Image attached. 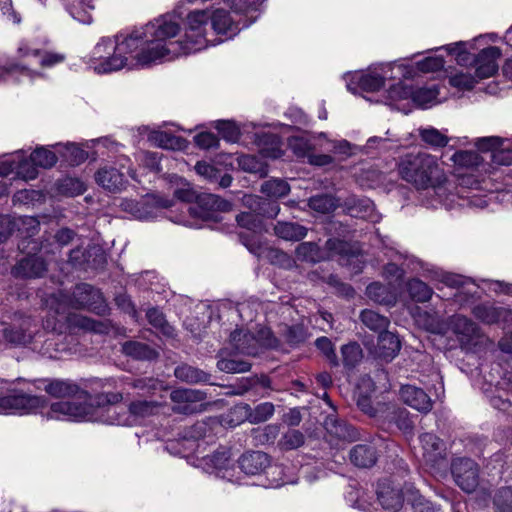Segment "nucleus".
Wrapping results in <instances>:
<instances>
[{
    "label": "nucleus",
    "mask_w": 512,
    "mask_h": 512,
    "mask_svg": "<svg viewBox=\"0 0 512 512\" xmlns=\"http://www.w3.org/2000/svg\"><path fill=\"white\" fill-rule=\"evenodd\" d=\"M158 27L160 30L146 25L127 36L101 38L91 51L87 64L97 74H106L124 68L144 67L161 60L167 50L154 46L150 36L162 31V26Z\"/></svg>",
    "instance_id": "nucleus-1"
},
{
    "label": "nucleus",
    "mask_w": 512,
    "mask_h": 512,
    "mask_svg": "<svg viewBox=\"0 0 512 512\" xmlns=\"http://www.w3.org/2000/svg\"><path fill=\"white\" fill-rule=\"evenodd\" d=\"M123 396L119 392L100 393L96 395L95 402L97 407L88 403H77L71 401H61L53 403L50 406L49 417L58 420L67 421H98L102 420L99 413L105 409L106 412L113 413L106 421L114 425H133L136 421L144 419L156 413L160 405L155 401L137 400L129 405V416L123 417L117 413L114 404L121 402Z\"/></svg>",
    "instance_id": "nucleus-2"
},
{
    "label": "nucleus",
    "mask_w": 512,
    "mask_h": 512,
    "mask_svg": "<svg viewBox=\"0 0 512 512\" xmlns=\"http://www.w3.org/2000/svg\"><path fill=\"white\" fill-rule=\"evenodd\" d=\"M210 14L205 10H196L188 14L186 19V28L184 39L181 41L170 40L179 32V25L170 18L161 17L147 24L160 30L157 35H150L154 46L164 48L168 51L161 56V60H172L182 55L200 51L207 47L206 38L207 28L209 26Z\"/></svg>",
    "instance_id": "nucleus-3"
},
{
    "label": "nucleus",
    "mask_w": 512,
    "mask_h": 512,
    "mask_svg": "<svg viewBox=\"0 0 512 512\" xmlns=\"http://www.w3.org/2000/svg\"><path fill=\"white\" fill-rule=\"evenodd\" d=\"M397 168L401 179L417 190L431 189L440 203L448 204L449 195L454 197L453 184L436 156L426 152L407 153L400 157Z\"/></svg>",
    "instance_id": "nucleus-4"
},
{
    "label": "nucleus",
    "mask_w": 512,
    "mask_h": 512,
    "mask_svg": "<svg viewBox=\"0 0 512 512\" xmlns=\"http://www.w3.org/2000/svg\"><path fill=\"white\" fill-rule=\"evenodd\" d=\"M34 385L38 390H44L50 396L55 398L76 397L85 401L91 400V393H98L107 385H111L108 379H89L82 382L81 385L71 380L65 379H38L34 381Z\"/></svg>",
    "instance_id": "nucleus-5"
},
{
    "label": "nucleus",
    "mask_w": 512,
    "mask_h": 512,
    "mask_svg": "<svg viewBox=\"0 0 512 512\" xmlns=\"http://www.w3.org/2000/svg\"><path fill=\"white\" fill-rule=\"evenodd\" d=\"M67 309L63 313L62 307L54 305V308L48 307V315L44 321L45 329L62 333L63 325L66 324L70 331L84 330L103 333L106 330V325L102 322L94 321L78 313H72Z\"/></svg>",
    "instance_id": "nucleus-6"
},
{
    "label": "nucleus",
    "mask_w": 512,
    "mask_h": 512,
    "mask_svg": "<svg viewBox=\"0 0 512 512\" xmlns=\"http://www.w3.org/2000/svg\"><path fill=\"white\" fill-rule=\"evenodd\" d=\"M100 299L101 294L98 290L89 284L82 283L74 288L71 296L62 292L52 294L46 300V306L53 309L54 305H58L65 313L67 309L91 308Z\"/></svg>",
    "instance_id": "nucleus-7"
},
{
    "label": "nucleus",
    "mask_w": 512,
    "mask_h": 512,
    "mask_svg": "<svg viewBox=\"0 0 512 512\" xmlns=\"http://www.w3.org/2000/svg\"><path fill=\"white\" fill-rule=\"evenodd\" d=\"M46 403L42 396L31 395L19 389H9L5 395H0V414L36 413L45 407Z\"/></svg>",
    "instance_id": "nucleus-8"
},
{
    "label": "nucleus",
    "mask_w": 512,
    "mask_h": 512,
    "mask_svg": "<svg viewBox=\"0 0 512 512\" xmlns=\"http://www.w3.org/2000/svg\"><path fill=\"white\" fill-rule=\"evenodd\" d=\"M262 215L263 214L252 212H242L236 216L238 226L247 230V232L239 233L241 242L251 253L257 256H261L266 250L259 238V234L263 230Z\"/></svg>",
    "instance_id": "nucleus-9"
},
{
    "label": "nucleus",
    "mask_w": 512,
    "mask_h": 512,
    "mask_svg": "<svg viewBox=\"0 0 512 512\" xmlns=\"http://www.w3.org/2000/svg\"><path fill=\"white\" fill-rule=\"evenodd\" d=\"M207 398V393L198 389L179 388L171 391L172 410L179 414H194L200 411L199 406Z\"/></svg>",
    "instance_id": "nucleus-10"
},
{
    "label": "nucleus",
    "mask_w": 512,
    "mask_h": 512,
    "mask_svg": "<svg viewBox=\"0 0 512 512\" xmlns=\"http://www.w3.org/2000/svg\"><path fill=\"white\" fill-rule=\"evenodd\" d=\"M455 483L465 492L475 491L479 485V466L469 458H458L452 463Z\"/></svg>",
    "instance_id": "nucleus-11"
},
{
    "label": "nucleus",
    "mask_w": 512,
    "mask_h": 512,
    "mask_svg": "<svg viewBox=\"0 0 512 512\" xmlns=\"http://www.w3.org/2000/svg\"><path fill=\"white\" fill-rule=\"evenodd\" d=\"M199 466L207 473L215 474L229 481L233 480L234 464L230 459L229 451L226 449L217 450L211 455L203 456L199 459Z\"/></svg>",
    "instance_id": "nucleus-12"
},
{
    "label": "nucleus",
    "mask_w": 512,
    "mask_h": 512,
    "mask_svg": "<svg viewBox=\"0 0 512 512\" xmlns=\"http://www.w3.org/2000/svg\"><path fill=\"white\" fill-rule=\"evenodd\" d=\"M193 204H185L188 207V212L194 216L204 220L213 218V213L216 211H229L231 203L215 194H203L197 196Z\"/></svg>",
    "instance_id": "nucleus-13"
},
{
    "label": "nucleus",
    "mask_w": 512,
    "mask_h": 512,
    "mask_svg": "<svg viewBox=\"0 0 512 512\" xmlns=\"http://www.w3.org/2000/svg\"><path fill=\"white\" fill-rule=\"evenodd\" d=\"M16 229L24 237H30L37 233L39 222L31 216L12 218L9 215H0V244L5 242Z\"/></svg>",
    "instance_id": "nucleus-14"
},
{
    "label": "nucleus",
    "mask_w": 512,
    "mask_h": 512,
    "mask_svg": "<svg viewBox=\"0 0 512 512\" xmlns=\"http://www.w3.org/2000/svg\"><path fill=\"white\" fill-rule=\"evenodd\" d=\"M403 492L395 487L391 481L383 480L377 486V499L381 506L388 511H398L406 498Z\"/></svg>",
    "instance_id": "nucleus-15"
},
{
    "label": "nucleus",
    "mask_w": 512,
    "mask_h": 512,
    "mask_svg": "<svg viewBox=\"0 0 512 512\" xmlns=\"http://www.w3.org/2000/svg\"><path fill=\"white\" fill-rule=\"evenodd\" d=\"M95 181L109 192H120L125 189L127 179L122 171L114 166H103L95 173Z\"/></svg>",
    "instance_id": "nucleus-16"
},
{
    "label": "nucleus",
    "mask_w": 512,
    "mask_h": 512,
    "mask_svg": "<svg viewBox=\"0 0 512 512\" xmlns=\"http://www.w3.org/2000/svg\"><path fill=\"white\" fill-rule=\"evenodd\" d=\"M501 50L498 47L490 46L480 51L475 59L476 77L485 79L492 77L498 71V59Z\"/></svg>",
    "instance_id": "nucleus-17"
},
{
    "label": "nucleus",
    "mask_w": 512,
    "mask_h": 512,
    "mask_svg": "<svg viewBox=\"0 0 512 512\" xmlns=\"http://www.w3.org/2000/svg\"><path fill=\"white\" fill-rule=\"evenodd\" d=\"M401 399L413 409L428 413L432 409V401L427 393L413 385H403L400 389Z\"/></svg>",
    "instance_id": "nucleus-18"
},
{
    "label": "nucleus",
    "mask_w": 512,
    "mask_h": 512,
    "mask_svg": "<svg viewBox=\"0 0 512 512\" xmlns=\"http://www.w3.org/2000/svg\"><path fill=\"white\" fill-rule=\"evenodd\" d=\"M47 271L46 262L38 256H28L21 259L13 268L12 273L21 278H39Z\"/></svg>",
    "instance_id": "nucleus-19"
},
{
    "label": "nucleus",
    "mask_w": 512,
    "mask_h": 512,
    "mask_svg": "<svg viewBox=\"0 0 512 512\" xmlns=\"http://www.w3.org/2000/svg\"><path fill=\"white\" fill-rule=\"evenodd\" d=\"M268 454L261 451H252L243 454L239 460V467L246 475H259L263 473L270 464Z\"/></svg>",
    "instance_id": "nucleus-20"
},
{
    "label": "nucleus",
    "mask_w": 512,
    "mask_h": 512,
    "mask_svg": "<svg viewBox=\"0 0 512 512\" xmlns=\"http://www.w3.org/2000/svg\"><path fill=\"white\" fill-rule=\"evenodd\" d=\"M401 349V342L398 336L385 330L378 335L375 353L379 358L390 361L397 356Z\"/></svg>",
    "instance_id": "nucleus-21"
},
{
    "label": "nucleus",
    "mask_w": 512,
    "mask_h": 512,
    "mask_svg": "<svg viewBox=\"0 0 512 512\" xmlns=\"http://www.w3.org/2000/svg\"><path fill=\"white\" fill-rule=\"evenodd\" d=\"M173 205V201L169 199L162 198L160 196L152 195L149 196L142 203H137L134 208H132V212L135 217L142 220H149L156 217V212L154 209L156 208H168Z\"/></svg>",
    "instance_id": "nucleus-22"
},
{
    "label": "nucleus",
    "mask_w": 512,
    "mask_h": 512,
    "mask_svg": "<svg viewBox=\"0 0 512 512\" xmlns=\"http://www.w3.org/2000/svg\"><path fill=\"white\" fill-rule=\"evenodd\" d=\"M451 326L463 346L470 344L479 334L477 325L465 316H454Z\"/></svg>",
    "instance_id": "nucleus-23"
},
{
    "label": "nucleus",
    "mask_w": 512,
    "mask_h": 512,
    "mask_svg": "<svg viewBox=\"0 0 512 512\" xmlns=\"http://www.w3.org/2000/svg\"><path fill=\"white\" fill-rule=\"evenodd\" d=\"M390 70V66L387 65L381 69V72L370 71L368 73L356 76L357 84L359 88L362 89L363 91H378L384 85L385 79L387 77H390L388 75V72Z\"/></svg>",
    "instance_id": "nucleus-24"
},
{
    "label": "nucleus",
    "mask_w": 512,
    "mask_h": 512,
    "mask_svg": "<svg viewBox=\"0 0 512 512\" xmlns=\"http://www.w3.org/2000/svg\"><path fill=\"white\" fill-rule=\"evenodd\" d=\"M251 407L245 403H239L231 407L220 416L219 422L224 427H236L245 421L250 422Z\"/></svg>",
    "instance_id": "nucleus-25"
},
{
    "label": "nucleus",
    "mask_w": 512,
    "mask_h": 512,
    "mask_svg": "<svg viewBox=\"0 0 512 512\" xmlns=\"http://www.w3.org/2000/svg\"><path fill=\"white\" fill-rule=\"evenodd\" d=\"M211 26L216 34L232 37L236 34L237 26L227 11L219 9L210 15Z\"/></svg>",
    "instance_id": "nucleus-26"
},
{
    "label": "nucleus",
    "mask_w": 512,
    "mask_h": 512,
    "mask_svg": "<svg viewBox=\"0 0 512 512\" xmlns=\"http://www.w3.org/2000/svg\"><path fill=\"white\" fill-rule=\"evenodd\" d=\"M421 268L423 269L422 276L440 281L449 287H458L464 284V279L460 275L442 271L428 264L421 263Z\"/></svg>",
    "instance_id": "nucleus-27"
},
{
    "label": "nucleus",
    "mask_w": 512,
    "mask_h": 512,
    "mask_svg": "<svg viewBox=\"0 0 512 512\" xmlns=\"http://www.w3.org/2000/svg\"><path fill=\"white\" fill-rule=\"evenodd\" d=\"M350 460L355 466L361 468L371 467L377 460L375 448L371 445H356L350 451Z\"/></svg>",
    "instance_id": "nucleus-28"
},
{
    "label": "nucleus",
    "mask_w": 512,
    "mask_h": 512,
    "mask_svg": "<svg viewBox=\"0 0 512 512\" xmlns=\"http://www.w3.org/2000/svg\"><path fill=\"white\" fill-rule=\"evenodd\" d=\"M473 314L477 319L487 324L497 323L501 319L512 316V313L506 309L496 308L487 304L474 307Z\"/></svg>",
    "instance_id": "nucleus-29"
},
{
    "label": "nucleus",
    "mask_w": 512,
    "mask_h": 512,
    "mask_svg": "<svg viewBox=\"0 0 512 512\" xmlns=\"http://www.w3.org/2000/svg\"><path fill=\"white\" fill-rule=\"evenodd\" d=\"M423 449V457L430 462L436 461L442 456L443 442L434 434L424 433L420 436Z\"/></svg>",
    "instance_id": "nucleus-30"
},
{
    "label": "nucleus",
    "mask_w": 512,
    "mask_h": 512,
    "mask_svg": "<svg viewBox=\"0 0 512 512\" xmlns=\"http://www.w3.org/2000/svg\"><path fill=\"white\" fill-rule=\"evenodd\" d=\"M275 234L287 241H300L307 235V228L293 222H278L274 227Z\"/></svg>",
    "instance_id": "nucleus-31"
},
{
    "label": "nucleus",
    "mask_w": 512,
    "mask_h": 512,
    "mask_svg": "<svg viewBox=\"0 0 512 512\" xmlns=\"http://www.w3.org/2000/svg\"><path fill=\"white\" fill-rule=\"evenodd\" d=\"M32 341V333L20 328H9L0 322V343L7 342L13 345H27Z\"/></svg>",
    "instance_id": "nucleus-32"
},
{
    "label": "nucleus",
    "mask_w": 512,
    "mask_h": 512,
    "mask_svg": "<svg viewBox=\"0 0 512 512\" xmlns=\"http://www.w3.org/2000/svg\"><path fill=\"white\" fill-rule=\"evenodd\" d=\"M254 341L255 337L243 330L236 329L230 334V343L238 353L255 354Z\"/></svg>",
    "instance_id": "nucleus-33"
},
{
    "label": "nucleus",
    "mask_w": 512,
    "mask_h": 512,
    "mask_svg": "<svg viewBox=\"0 0 512 512\" xmlns=\"http://www.w3.org/2000/svg\"><path fill=\"white\" fill-rule=\"evenodd\" d=\"M174 374L177 379L191 384L208 383L210 381L208 373L187 364L178 366Z\"/></svg>",
    "instance_id": "nucleus-34"
},
{
    "label": "nucleus",
    "mask_w": 512,
    "mask_h": 512,
    "mask_svg": "<svg viewBox=\"0 0 512 512\" xmlns=\"http://www.w3.org/2000/svg\"><path fill=\"white\" fill-rule=\"evenodd\" d=\"M360 320L365 327L379 334L387 330L390 325L388 317L371 309L363 310L360 313Z\"/></svg>",
    "instance_id": "nucleus-35"
},
{
    "label": "nucleus",
    "mask_w": 512,
    "mask_h": 512,
    "mask_svg": "<svg viewBox=\"0 0 512 512\" xmlns=\"http://www.w3.org/2000/svg\"><path fill=\"white\" fill-rule=\"evenodd\" d=\"M122 352L130 357L139 360H152L157 357V352L150 348L148 345L136 342L127 341L122 344Z\"/></svg>",
    "instance_id": "nucleus-36"
},
{
    "label": "nucleus",
    "mask_w": 512,
    "mask_h": 512,
    "mask_svg": "<svg viewBox=\"0 0 512 512\" xmlns=\"http://www.w3.org/2000/svg\"><path fill=\"white\" fill-rule=\"evenodd\" d=\"M374 391V384L370 377H363L357 387V405L365 413L373 416L374 409L370 402L369 393Z\"/></svg>",
    "instance_id": "nucleus-37"
},
{
    "label": "nucleus",
    "mask_w": 512,
    "mask_h": 512,
    "mask_svg": "<svg viewBox=\"0 0 512 512\" xmlns=\"http://www.w3.org/2000/svg\"><path fill=\"white\" fill-rule=\"evenodd\" d=\"M367 296L379 303L384 305H393L396 302V295L389 288L381 283H371L366 288Z\"/></svg>",
    "instance_id": "nucleus-38"
},
{
    "label": "nucleus",
    "mask_w": 512,
    "mask_h": 512,
    "mask_svg": "<svg viewBox=\"0 0 512 512\" xmlns=\"http://www.w3.org/2000/svg\"><path fill=\"white\" fill-rule=\"evenodd\" d=\"M438 94L436 86L414 88L412 102L418 107L427 108L437 103Z\"/></svg>",
    "instance_id": "nucleus-39"
},
{
    "label": "nucleus",
    "mask_w": 512,
    "mask_h": 512,
    "mask_svg": "<svg viewBox=\"0 0 512 512\" xmlns=\"http://www.w3.org/2000/svg\"><path fill=\"white\" fill-rule=\"evenodd\" d=\"M209 431L208 424L205 421H199L184 430L181 440L187 444L188 449H193L194 443L204 438Z\"/></svg>",
    "instance_id": "nucleus-40"
},
{
    "label": "nucleus",
    "mask_w": 512,
    "mask_h": 512,
    "mask_svg": "<svg viewBox=\"0 0 512 512\" xmlns=\"http://www.w3.org/2000/svg\"><path fill=\"white\" fill-rule=\"evenodd\" d=\"M407 289L411 298L421 303L429 301L433 295L432 288L417 278L408 281Z\"/></svg>",
    "instance_id": "nucleus-41"
},
{
    "label": "nucleus",
    "mask_w": 512,
    "mask_h": 512,
    "mask_svg": "<svg viewBox=\"0 0 512 512\" xmlns=\"http://www.w3.org/2000/svg\"><path fill=\"white\" fill-rule=\"evenodd\" d=\"M451 160L459 168H477L483 162L481 156L475 151H457L453 154Z\"/></svg>",
    "instance_id": "nucleus-42"
},
{
    "label": "nucleus",
    "mask_w": 512,
    "mask_h": 512,
    "mask_svg": "<svg viewBox=\"0 0 512 512\" xmlns=\"http://www.w3.org/2000/svg\"><path fill=\"white\" fill-rule=\"evenodd\" d=\"M243 203L247 206L252 213L267 215L268 217H275L279 212V207L277 205H272L269 209L263 207L265 204L260 197L254 195H245L243 198Z\"/></svg>",
    "instance_id": "nucleus-43"
},
{
    "label": "nucleus",
    "mask_w": 512,
    "mask_h": 512,
    "mask_svg": "<svg viewBox=\"0 0 512 512\" xmlns=\"http://www.w3.org/2000/svg\"><path fill=\"white\" fill-rule=\"evenodd\" d=\"M239 167L246 172L265 176L267 174L266 165L254 155H241L238 157Z\"/></svg>",
    "instance_id": "nucleus-44"
},
{
    "label": "nucleus",
    "mask_w": 512,
    "mask_h": 512,
    "mask_svg": "<svg viewBox=\"0 0 512 512\" xmlns=\"http://www.w3.org/2000/svg\"><path fill=\"white\" fill-rule=\"evenodd\" d=\"M406 500L411 502L415 512H439V508L435 507L430 501L423 498L418 490L412 487L407 488Z\"/></svg>",
    "instance_id": "nucleus-45"
},
{
    "label": "nucleus",
    "mask_w": 512,
    "mask_h": 512,
    "mask_svg": "<svg viewBox=\"0 0 512 512\" xmlns=\"http://www.w3.org/2000/svg\"><path fill=\"white\" fill-rule=\"evenodd\" d=\"M17 177L22 180H33L38 176V167L30 159H25L22 152H17Z\"/></svg>",
    "instance_id": "nucleus-46"
},
{
    "label": "nucleus",
    "mask_w": 512,
    "mask_h": 512,
    "mask_svg": "<svg viewBox=\"0 0 512 512\" xmlns=\"http://www.w3.org/2000/svg\"><path fill=\"white\" fill-rule=\"evenodd\" d=\"M297 257L309 261L319 262L325 257L322 255L318 245L314 242H303L296 248Z\"/></svg>",
    "instance_id": "nucleus-47"
},
{
    "label": "nucleus",
    "mask_w": 512,
    "mask_h": 512,
    "mask_svg": "<svg viewBox=\"0 0 512 512\" xmlns=\"http://www.w3.org/2000/svg\"><path fill=\"white\" fill-rule=\"evenodd\" d=\"M261 191L268 197H283L290 191V187L287 182L280 179H271L265 181L261 185Z\"/></svg>",
    "instance_id": "nucleus-48"
},
{
    "label": "nucleus",
    "mask_w": 512,
    "mask_h": 512,
    "mask_svg": "<svg viewBox=\"0 0 512 512\" xmlns=\"http://www.w3.org/2000/svg\"><path fill=\"white\" fill-rule=\"evenodd\" d=\"M217 367L226 373H244L250 370L251 364L244 360L221 357L217 362Z\"/></svg>",
    "instance_id": "nucleus-49"
},
{
    "label": "nucleus",
    "mask_w": 512,
    "mask_h": 512,
    "mask_svg": "<svg viewBox=\"0 0 512 512\" xmlns=\"http://www.w3.org/2000/svg\"><path fill=\"white\" fill-rule=\"evenodd\" d=\"M31 160L35 165H37V167L47 169L56 164L57 156L53 151L47 148L38 147L32 152Z\"/></svg>",
    "instance_id": "nucleus-50"
},
{
    "label": "nucleus",
    "mask_w": 512,
    "mask_h": 512,
    "mask_svg": "<svg viewBox=\"0 0 512 512\" xmlns=\"http://www.w3.org/2000/svg\"><path fill=\"white\" fill-rule=\"evenodd\" d=\"M86 190L84 183L73 177H66L61 180L59 184V191L66 196H77L83 194Z\"/></svg>",
    "instance_id": "nucleus-51"
},
{
    "label": "nucleus",
    "mask_w": 512,
    "mask_h": 512,
    "mask_svg": "<svg viewBox=\"0 0 512 512\" xmlns=\"http://www.w3.org/2000/svg\"><path fill=\"white\" fill-rule=\"evenodd\" d=\"M496 512H512V487L500 488L494 496Z\"/></svg>",
    "instance_id": "nucleus-52"
},
{
    "label": "nucleus",
    "mask_w": 512,
    "mask_h": 512,
    "mask_svg": "<svg viewBox=\"0 0 512 512\" xmlns=\"http://www.w3.org/2000/svg\"><path fill=\"white\" fill-rule=\"evenodd\" d=\"M268 483L265 485L269 488H278L286 483L284 480V468L279 464H272L264 471Z\"/></svg>",
    "instance_id": "nucleus-53"
},
{
    "label": "nucleus",
    "mask_w": 512,
    "mask_h": 512,
    "mask_svg": "<svg viewBox=\"0 0 512 512\" xmlns=\"http://www.w3.org/2000/svg\"><path fill=\"white\" fill-rule=\"evenodd\" d=\"M421 139L433 147H444L448 143V138L435 128L420 130Z\"/></svg>",
    "instance_id": "nucleus-54"
},
{
    "label": "nucleus",
    "mask_w": 512,
    "mask_h": 512,
    "mask_svg": "<svg viewBox=\"0 0 512 512\" xmlns=\"http://www.w3.org/2000/svg\"><path fill=\"white\" fill-rule=\"evenodd\" d=\"M478 78L470 73L457 72L449 77V84L462 90H470L477 83Z\"/></svg>",
    "instance_id": "nucleus-55"
},
{
    "label": "nucleus",
    "mask_w": 512,
    "mask_h": 512,
    "mask_svg": "<svg viewBox=\"0 0 512 512\" xmlns=\"http://www.w3.org/2000/svg\"><path fill=\"white\" fill-rule=\"evenodd\" d=\"M274 405L270 402H264L257 405L254 409L251 408V423H261L267 421L274 414Z\"/></svg>",
    "instance_id": "nucleus-56"
},
{
    "label": "nucleus",
    "mask_w": 512,
    "mask_h": 512,
    "mask_svg": "<svg viewBox=\"0 0 512 512\" xmlns=\"http://www.w3.org/2000/svg\"><path fill=\"white\" fill-rule=\"evenodd\" d=\"M309 206L315 211L328 213L336 207V204L329 195H317L309 200Z\"/></svg>",
    "instance_id": "nucleus-57"
},
{
    "label": "nucleus",
    "mask_w": 512,
    "mask_h": 512,
    "mask_svg": "<svg viewBox=\"0 0 512 512\" xmlns=\"http://www.w3.org/2000/svg\"><path fill=\"white\" fill-rule=\"evenodd\" d=\"M413 87L404 85L403 83L399 82L395 85H393L388 90V99L391 102H397L401 100H407L411 99L413 96Z\"/></svg>",
    "instance_id": "nucleus-58"
},
{
    "label": "nucleus",
    "mask_w": 512,
    "mask_h": 512,
    "mask_svg": "<svg viewBox=\"0 0 512 512\" xmlns=\"http://www.w3.org/2000/svg\"><path fill=\"white\" fill-rule=\"evenodd\" d=\"M351 214L367 218L372 222L377 220V216L374 213V204L368 199L358 200L357 205L351 209Z\"/></svg>",
    "instance_id": "nucleus-59"
},
{
    "label": "nucleus",
    "mask_w": 512,
    "mask_h": 512,
    "mask_svg": "<svg viewBox=\"0 0 512 512\" xmlns=\"http://www.w3.org/2000/svg\"><path fill=\"white\" fill-rule=\"evenodd\" d=\"M341 352L346 366H354L362 358V351L357 343L344 345Z\"/></svg>",
    "instance_id": "nucleus-60"
},
{
    "label": "nucleus",
    "mask_w": 512,
    "mask_h": 512,
    "mask_svg": "<svg viewBox=\"0 0 512 512\" xmlns=\"http://www.w3.org/2000/svg\"><path fill=\"white\" fill-rule=\"evenodd\" d=\"M504 139L498 136H489V137H482L477 138L474 142L475 146L478 148V150L487 152L491 151L492 154L499 150L500 147L504 143Z\"/></svg>",
    "instance_id": "nucleus-61"
},
{
    "label": "nucleus",
    "mask_w": 512,
    "mask_h": 512,
    "mask_svg": "<svg viewBox=\"0 0 512 512\" xmlns=\"http://www.w3.org/2000/svg\"><path fill=\"white\" fill-rule=\"evenodd\" d=\"M304 443V435L298 430L287 431L280 440V445L287 450L300 447Z\"/></svg>",
    "instance_id": "nucleus-62"
},
{
    "label": "nucleus",
    "mask_w": 512,
    "mask_h": 512,
    "mask_svg": "<svg viewBox=\"0 0 512 512\" xmlns=\"http://www.w3.org/2000/svg\"><path fill=\"white\" fill-rule=\"evenodd\" d=\"M65 60L64 54L41 50L37 58V62L43 68H51Z\"/></svg>",
    "instance_id": "nucleus-63"
},
{
    "label": "nucleus",
    "mask_w": 512,
    "mask_h": 512,
    "mask_svg": "<svg viewBox=\"0 0 512 512\" xmlns=\"http://www.w3.org/2000/svg\"><path fill=\"white\" fill-rule=\"evenodd\" d=\"M216 128L219 134L229 142H235L239 138V129L230 121H220Z\"/></svg>",
    "instance_id": "nucleus-64"
}]
</instances>
